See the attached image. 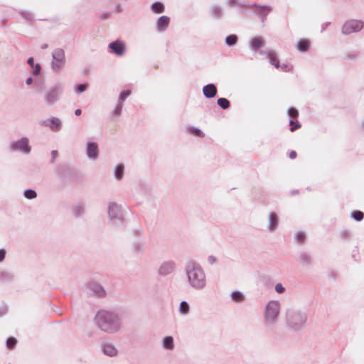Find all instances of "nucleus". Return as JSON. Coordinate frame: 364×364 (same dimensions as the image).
<instances>
[{
	"mask_svg": "<svg viewBox=\"0 0 364 364\" xmlns=\"http://www.w3.org/2000/svg\"><path fill=\"white\" fill-rule=\"evenodd\" d=\"M251 7L259 15L264 16H267L272 10V6L269 5L253 4Z\"/></svg>",
	"mask_w": 364,
	"mask_h": 364,
	"instance_id": "412c9836",
	"label": "nucleus"
},
{
	"mask_svg": "<svg viewBox=\"0 0 364 364\" xmlns=\"http://www.w3.org/2000/svg\"><path fill=\"white\" fill-rule=\"evenodd\" d=\"M100 349L102 353L108 357H114L118 354V349L115 345L109 341H102Z\"/></svg>",
	"mask_w": 364,
	"mask_h": 364,
	"instance_id": "4468645a",
	"label": "nucleus"
},
{
	"mask_svg": "<svg viewBox=\"0 0 364 364\" xmlns=\"http://www.w3.org/2000/svg\"><path fill=\"white\" fill-rule=\"evenodd\" d=\"M279 225V217L278 215L272 212L269 214V220H268V225L267 229L270 232H274L277 230Z\"/></svg>",
	"mask_w": 364,
	"mask_h": 364,
	"instance_id": "6ab92c4d",
	"label": "nucleus"
},
{
	"mask_svg": "<svg viewBox=\"0 0 364 364\" xmlns=\"http://www.w3.org/2000/svg\"><path fill=\"white\" fill-rule=\"evenodd\" d=\"M265 41L262 37L255 36L250 39L249 48L252 51H256L259 48L264 47Z\"/></svg>",
	"mask_w": 364,
	"mask_h": 364,
	"instance_id": "dca6fc26",
	"label": "nucleus"
},
{
	"mask_svg": "<svg viewBox=\"0 0 364 364\" xmlns=\"http://www.w3.org/2000/svg\"><path fill=\"white\" fill-rule=\"evenodd\" d=\"M212 15L216 18H220L223 14V9L219 6H214L211 9Z\"/></svg>",
	"mask_w": 364,
	"mask_h": 364,
	"instance_id": "c756f323",
	"label": "nucleus"
},
{
	"mask_svg": "<svg viewBox=\"0 0 364 364\" xmlns=\"http://www.w3.org/2000/svg\"><path fill=\"white\" fill-rule=\"evenodd\" d=\"M161 347L166 351H173L176 345L174 338L171 336H165L161 338Z\"/></svg>",
	"mask_w": 364,
	"mask_h": 364,
	"instance_id": "f3484780",
	"label": "nucleus"
},
{
	"mask_svg": "<svg viewBox=\"0 0 364 364\" xmlns=\"http://www.w3.org/2000/svg\"><path fill=\"white\" fill-rule=\"evenodd\" d=\"M288 115L291 117H296L299 115V112L296 108L290 107L287 111Z\"/></svg>",
	"mask_w": 364,
	"mask_h": 364,
	"instance_id": "a19ab883",
	"label": "nucleus"
},
{
	"mask_svg": "<svg viewBox=\"0 0 364 364\" xmlns=\"http://www.w3.org/2000/svg\"><path fill=\"white\" fill-rule=\"evenodd\" d=\"M230 299L234 302L240 303L245 300V296L240 291H234L230 294Z\"/></svg>",
	"mask_w": 364,
	"mask_h": 364,
	"instance_id": "a878e982",
	"label": "nucleus"
},
{
	"mask_svg": "<svg viewBox=\"0 0 364 364\" xmlns=\"http://www.w3.org/2000/svg\"><path fill=\"white\" fill-rule=\"evenodd\" d=\"M9 149L11 153L28 156L32 151V145L30 139L26 136H23L11 141L9 144Z\"/></svg>",
	"mask_w": 364,
	"mask_h": 364,
	"instance_id": "39448f33",
	"label": "nucleus"
},
{
	"mask_svg": "<svg viewBox=\"0 0 364 364\" xmlns=\"http://www.w3.org/2000/svg\"><path fill=\"white\" fill-rule=\"evenodd\" d=\"M289 124L291 126L290 128L291 132H294L301 127L299 122H295L293 119L289 121Z\"/></svg>",
	"mask_w": 364,
	"mask_h": 364,
	"instance_id": "79ce46f5",
	"label": "nucleus"
},
{
	"mask_svg": "<svg viewBox=\"0 0 364 364\" xmlns=\"http://www.w3.org/2000/svg\"><path fill=\"white\" fill-rule=\"evenodd\" d=\"M310 41L307 39H300L296 43V48L299 51L305 53L308 51L310 47Z\"/></svg>",
	"mask_w": 364,
	"mask_h": 364,
	"instance_id": "b1692460",
	"label": "nucleus"
},
{
	"mask_svg": "<svg viewBox=\"0 0 364 364\" xmlns=\"http://www.w3.org/2000/svg\"><path fill=\"white\" fill-rule=\"evenodd\" d=\"M95 321L97 326L107 334L117 333L122 328V318L114 311L100 310L97 312Z\"/></svg>",
	"mask_w": 364,
	"mask_h": 364,
	"instance_id": "f03ea898",
	"label": "nucleus"
},
{
	"mask_svg": "<svg viewBox=\"0 0 364 364\" xmlns=\"http://www.w3.org/2000/svg\"><path fill=\"white\" fill-rule=\"evenodd\" d=\"M177 268L176 261L173 259L164 260L159 264L157 269V274L160 277H167L173 274Z\"/></svg>",
	"mask_w": 364,
	"mask_h": 364,
	"instance_id": "9d476101",
	"label": "nucleus"
},
{
	"mask_svg": "<svg viewBox=\"0 0 364 364\" xmlns=\"http://www.w3.org/2000/svg\"><path fill=\"white\" fill-rule=\"evenodd\" d=\"M178 312L182 316H187L190 312V306L187 301H183L180 303Z\"/></svg>",
	"mask_w": 364,
	"mask_h": 364,
	"instance_id": "bb28decb",
	"label": "nucleus"
},
{
	"mask_svg": "<svg viewBox=\"0 0 364 364\" xmlns=\"http://www.w3.org/2000/svg\"><path fill=\"white\" fill-rule=\"evenodd\" d=\"M280 67H281L282 70H283V71H288L290 70L289 68L288 65L286 64H282Z\"/></svg>",
	"mask_w": 364,
	"mask_h": 364,
	"instance_id": "8fccbe9b",
	"label": "nucleus"
},
{
	"mask_svg": "<svg viewBox=\"0 0 364 364\" xmlns=\"http://www.w3.org/2000/svg\"><path fill=\"white\" fill-rule=\"evenodd\" d=\"M237 41V37L236 35H230L226 37L225 38V43L228 46H233L236 44Z\"/></svg>",
	"mask_w": 364,
	"mask_h": 364,
	"instance_id": "473e14b6",
	"label": "nucleus"
},
{
	"mask_svg": "<svg viewBox=\"0 0 364 364\" xmlns=\"http://www.w3.org/2000/svg\"><path fill=\"white\" fill-rule=\"evenodd\" d=\"M203 93L207 98H213L217 94V88L213 84H208L203 87Z\"/></svg>",
	"mask_w": 364,
	"mask_h": 364,
	"instance_id": "5701e85b",
	"label": "nucleus"
},
{
	"mask_svg": "<svg viewBox=\"0 0 364 364\" xmlns=\"http://www.w3.org/2000/svg\"><path fill=\"white\" fill-rule=\"evenodd\" d=\"M124 165L123 164H117L113 169L114 178L116 181H120L124 176Z\"/></svg>",
	"mask_w": 364,
	"mask_h": 364,
	"instance_id": "4be33fe9",
	"label": "nucleus"
},
{
	"mask_svg": "<svg viewBox=\"0 0 364 364\" xmlns=\"http://www.w3.org/2000/svg\"><path fill=\"white\" fill-rule=\"evenodd\" d=\"M86 289L88 294H90L100 298L105 297L107 294L102 285L95 281L90 282L87 284Z\"/></svg>",
	"mask_w": 364,
	"mask_h": 364,
	"instance_id": "f8f14e48",
	"label": "nucleus"
},
{
	"mask_svg": "<svg viewBox=\"0 0 364 364\" xmlns=\"http://www.w3.org/2000/svg\"><path fill=\"white\" fill-rule=\"evenodd\" d=\"M301 259L303 262H309V257L306 255H302Z\"/></svg>",
	"mask_w": 364,
	"mask_h": 364,
	"instance_id": "864d4df0",
	"label": "nucleus"
},
{
	"mask_svg": "<svg viewBox=\"0 0 364 364\" xmlns=\"http://www.w3.org/2000/svg\"><path fill=\"white\" fill-rule=\"evenodd\" d=\"M151 10L154 14H161L164 12L165 6L163 3L156 1L151 5Z\"/></svg>",
	"mask_w": 364,
	"mask_h": 364,
	"instance_id": "393cba45",
	"label": "nucleus"
},
{
	"mask_svg": "<svg viewBox=\"0 0 364 364\" xmlns=\"http://www.w3.org/2000/svg\"><path fill=\"white\" fill-rule=\"evenodd\" d=\"M130 94H131L130 90H124L122 92H121L119 95L118 102L123 105L124 102L130 95Z\"/></svg>",
	"mask_w": 364,
	"mask_h": 364,
	"instance_id": "72a5a7b5",
	"label": "nucleus"
},
{
	"mask_svg": "<svg viewBox=\"0 0 364 364\" xmlns=\"http://www.w3.org/2000/svg\"><path fill=\"white\" fill-rule=\"evenodd\" d=\"M85 153L90 161H96L99 155L98 144L92 141H88L85 144Z\"/></svg>",
	"mask_w": 364,
	"mask_h": 364,
	"instance_id": "ddd939ff",
	"label": "nucleus"
},
{
	"mask_svg": "<svg viewBox=\"0 0 364 364\" xmlns=\"http://www.w3.org/2000/svg\"><path fill=\"white\" fill-rule=\"evenodd\" d=\"M85 213V205L83 204L78 203L75 205L73 208V213L75 217H80Z\"/></svg>",
	"mask_w": 364,
	"mask_h": 364,
	"instance_id": "cd10ccee",
	"label": "nucleus"
},
{
	"mask_svg": "<svg viewBox=\"0 0 364 364\" xmlns=\"http://www.w3.org/2000/svg\"><path fill=\"white\" fill-rule=\"evenodd\" d=\"M6 257V250L4 249H0V262H2Z\"/></svg>",
	"mask_w": 364,
	"mask_h": 364,
	"instance_id": "de8ad7c7",
	"label": "nucleus"
},
{
	"mask_svg": "<svg viewBox=\"0 0 364 364\" xmlns=\"http://www.w3.org/2000/svg\"><path fill=\"white\" fill-rule=\"evenodd\" d=\"M109 51L116 55L122 56L124 54L126 50V46L122 41L117 40L110 43L108 45Z\"/></svg>",
	"mask_w": 364,
	"mask_h": 364,
	"instance_id": "2eb2a0df",
	"label": "nucleus"
},
{
	"mask_svg": "<svg viewBox=\"0 0 364 364\" xmlns=\"http://www.w3.org/2000/svg\"><path fill=\"white\" fill-rule=\"evenodd\" d=\"M170 23V18L167 16H161L156 21V28L158 32L165 31Z\"/></svg>",
	"mask_w": 364,
	"mask_h": 364,
	"instance_id": "a211bd4d",
	"label": "nucleus"
},
{
	"mask_svg": "<svg viewBox=\"0 0 364 364\" xmlns=\"http://www.w3.org/2000/svg\"><path fill=\"white\" fill-rule=\"evenodd\" d=\"M81 113H82V111H81V109H75V114L76 116H80V115L81 114Z\"/></svg>",
	"mask_w": 364,
	"mask_h": 364,
	"instance_id": "6e6d98bb",
	"label": "nucleus"
},
{
	"mask_svg": "<svg viewBox=\"0 0 364 364\" xmlns=\"http://www.w3.org/2000/svg\"><path fill=\"white\" fill-rule=\"evenodd\" d=\"M187 131L189 134L198 137H203L205 136L204 133L200 129L195 127H188Z\"/></svg>",
	"mask_w": 364,
	"mask_h": 364,
	"instance_id": "c85d7f7f",
	"label": "nucleus"
},
{
	"mask_svg": "<svg viewBox=\"0 0 364 364\" xmlns=\"http://www.w3.org/2000/svg\"><path fill=\"white\" fill-rule=\"evenodd\" d=\"M237 2V0H227V4L229 6H233Z\"/></svg>",
	"mask_w": 364,
	"mask_h": 364,
	"instance_id": "603ef678",
	"label": "nucleus"
},
{
	"mask_svg": "<svg viewBox=\"0 0 364 364\" xmlns=\"http://www.w3.org/2000/svg\"><path fill=\"white\" fill-rule=\"evenodd\" d=\"M308 315L302 309L288 308L284 313V323L287 328L291 332H301L306 327Z\"/></svg>",
	"mask_w": 364,
	"mask_h": 364,
	"instance_id": "7ed1b4c3",
	"label": "nucleus"
},
{
	"mask_svg": "<svg viewBox=\"0 0 364 364\" xmlns=\"http://www.w3.org/2000/svg\"><path fill=\"white\" fill-rule=\"evenodd\" d=\"M16 340L13 337L9 338L6 340V346L9 348H13L16 345Z\"/></svg>",
	"mask_w": 364,
	"mask_h": 364,
	"instance_id": "c03bdc74",
	"label": "nucleus"
},
{
	"mask_svg": "<svg viewBox=\"0 0 364 364\" xmlns=\"http://www.w3.org/2000/svg\"><path fill=\"white\" fill-rule=\"evenodd\" d=\"M66 63L65 53L63 49L58 48L52 52L50 68L53 73H58L65 67Z\"/></svg>",
	"mask_w": 364,
	"mask_h": 364,
	"instance_id": "6e6552de",
	"label": "nucleus"
},
{
	"mask_svg": "<svg viewBox=\"0 0 364 364\" xmlns=\"http://www.w3.org/2000/svg\"><path fill=\"white\" fill-rule=\"evenodd\" d=\"M207 261L210 264H213L217 262V257L214 255H209L207 258Z\"/></svg>",
	"mask_w": 364,
	"mask_h": 364,
	"instance_id": "49530a36",
	"label": "nucleus"
},
{
	"mask_svg": "<svg viewBox=\"0 0 364 364\" xmlns=\"http://www.w3.org/2000/svg\"><path fill=\"white\" fill-rule=\"evenodd\" d=\"M41 49H46L48 48V45L46 43L41 45Z\"/></svg>",
	"mask_w": 364,
	"mask_h": 364,
	"instance_id": "13d9d810",
	"label": "nucleus"
},
{
	"mask_svg": "<svg viewBox=\"0 0 364 364\" xmlns=\"http://www.w3.org/2000/svg\"><path fill=\"white\" fill-rule=\"evenodd\" d=\"M364 22L358 19H349L346 21L341 28V33L343 35H349L353 33H357L362 30Z\"/></svg>",
	"mask_w": 364,
	"mask_h": 364,
	"instance_id": "1a4fd4ad",
	"label": "nucleus"
},
{
	"mask_svg": "<svg viewBox=\"0 0 364 364\" xmlns=\"http://www.w3.org/2000/svg\"><path fill=\"white\" fill-rule=\"evenodd\" d=\"M123 105L118 102L117 105L114 107V109L112 112V116L113 117H119L122 114Z\"/></svg>",
	"mask_w": 364,
	"mask_h": 364,
	"instance_id": "2f4dec72",
	"label": "nucleus"
},
{
	"mask_svg": "<svg viewBox=\"0 0 364 364\" xmlns=\"http://www.w3.org/2000/svg\"><path fill=\"white\" fill-rule=\"evenodd\" d=\"M296 151H291L289 153V157H290V159H295V158H296Z\"/></svg>",
	"mask_w": 364,
	"mask_h": 364,
	"instance_id": "3c124183",
	"label": "nucleus"
},
{
	"mask_svg": "<svg viewBox=\"0 0 364 364\" xmlns=\"http://www.w3.org/2000/svg\"><path fill=\"white\" fill-rule=\"evenodd\" d=\"M259 53L261 55H266L269 62L274 65L276 68H279V62L277 59V54L272 50H267V51L260 50Z\"/></svg>",
	"mask_w": 364,
	"mask_h": 364,
	"instance_id": "aec40b11",
	"label": "nucleus"
},
{
	"mask_svg": "<svg viewBox=\"0 0 364 364\" xmlns=\"http://www.w3.org/2000/svg\"><path fill=\"white\" fill-rule=\"evenodd\" d=\"M281 309L282 304L279 300L272 299L265 304L262 311L264 326L272 327L278 323Z\"/></svg>",
	"mask_w": 364,
	"mask_h": 364,
	"instance_id": "20e7f679",
	"label": "nucleus"
},
{
	"mask_svg": "<svg viewBox=\"0 0 364 364\" xmlns=\"http://www.w3.org/2000/svg\"><path fill=\"white\" fill-rule=\"evenodd\" d=\"M107 214L109 221L112 225L118 226L123 224L124 214L122 205L116 202H109L107 206Z\"/></svg>",
	"mask_w": 364,
	"mask_h": 364,
	"instance_id": "423d86ee",
	"label": "nucleus"
},
{
	"mask_svg": "<svg viewBox=\"0 0 364 364\" xmlns=\"http://www.w3.org/2000/svg\"><path fill=\"white\" fill-rule=\"evenodd\" d=\"M184 272L186 282L191 289L202 291L206 288L208 284L206 274L199 263L193 260L187 261L185 264Z\"/></svg>",
	"mask_w": 364,
	"mask_h": 364,
	"instance_id": "f257e3e1",
	"label": "nucleus"
},
{
	"mask_svg": "<svg viewBox=\"0 0 364 364\" xmlns=\"http://www.w3.org/2000/svg\"><path fill=\"white\" fill-rule=\"evenodd\" d=\"M274 290L278 294H283L285 291V288L281 283H277L274 287Z\"/></svg>",
	"mask_w": 364,
	"mask_h": 364,
	"instance_id": "37998d69",
	"label": "nucleus"
},
{
	"mask_svg": "<svg viewBox=\"0 0 364 364\" xmlns=\"http://www.w3.org/2000/svg\"><path fill=\"white\" fill-rule=\"evenodd\" d=\"M38 124L41 127L49 128L53 132H58L63 128V121L60 118L53 116L40 120Z\"/></svg>",
	"mask_w": 364,
	"mask_h": 364,
	"instance_id": "9b49d317",
	"label": "nucleus"
},
{
	"mask_svg": "<svg viewBox=\"0 0 364 364\" xmlns=\"http://www.w3.org/2000/svg\"><path fill=\"white\" fill-rule=\"evenodd\" d=\"M306 235L304 232L299 231L295 234V240L299 242H302L305 239Z\"/></svg>",
	"mask_w": 364,
	"mask_h": 364,
	"instance_id": "ea45409f",
	"label": "nucleus"
},
{
	"mask_svg": "<svg viewBox=\"0 0 364 364\" xmlns=\"http://www.w3.org/2000/svg\"><path fill=\"white\" fill-rule=\"evenodd\" d=\"M27 63L31 66V67H33L35 65H34V60H33V58L32 57L29 58L27 60Z\"/></svg>",
	"mask_w": 364,
	"mask_h": 364,
	"instance_id": "09e8293b",
	"label": "nucleus"
},
{
	"mask_svg": "<svg viewBox=\"0 0 364 364\" xmlns=\"http://www.w3.org/2000/svg\"><path fill=\"white\" fill-rule=\"evenodd\" d=\"M33 70L32 71V73L33 75H38L40 73L41 67L39 64L35 65L33 67Z\"/></svg>",
	"mask_w": 364,
	"mask_h": 364,
	"instance_id": "a18cd8bd",
	"label": "nucleus"
},
{
	"mask_svg": "<svg viewBox=\"0 0 364 364\" xmlns=\"http://www.w3.org/2000/svg\"><path fill=\"white\" fill-rule=\"evenodd\" d=\"M360 127H361L362 129L364 130V119L362 121V122L360 124Z\"/></svg>",
	"mask_w": 364,
	"mask_h": 364,
	"instance_id": "bf43d9fd",
	"label": "nucleus"
},
{
	"mask_svg": "<svg viewBox=\"0 0 364 364\" xmlns=\"http://www.w3.org/2000/svg\"><path fill=\"white\" fill-rule=\"evenodd\" d=\"M6 312V308H3L2 310L0 311V317L2 316L3 315H4Z\"/></svg>",
	"mask_w": 364,
	"mask_h": 364,
	"instance_id": "4d7b16f0",
	"label": "nucleus"
},
{
	"mask_svg": "<svg viewBox=\"0 0 364 364\" xmlns=\"http://www.w3.org/2000/svg\"><path fill=\"white\" fill-rule=\"evenodd\" d=\"M87 89V86L85 84L75 85L74 90L77 94H81L84 92Z\"/></svg>",
	"mask_w": 364,
	"mask_h": 364,
	"instance_id": "4c0bfd02",
	"label": "nucleus"
},
{
	"mask_svg": "<svg viewBox=\"0 0 364 364\" xmlns=\"http://www.w3.org/2000/svg\"><path fill=\"white\" fill-rule=\"evenodd\" d=\"M217 103L223 109H228L230 107V102L226 98H219Z\"/></svg>",
	"mask_w": 364,
	"mask_h": 364,
	"instance_id": "f704fd0d",
	"label": "nucleus"
},
{
	"mask_svg": "<svg viewBox=\"0 0 364 364\" xmlns=\"http://www.w3.org/2000/svg\"><path fill=\"white\" fill-rule=\"evenodd\" d=\"M64 85L58 83L50 87L43 94V100L46 105L50 107L57 103L63 95Z\"/></svg>",
	"mask_w": 364,
	"mask_h": 364,
	"instance_id": "0eeeda50",
	"label": "nucleus"
},
{
	"mask_svg": "<svg viewBox=\"0 0 364 364\" xmlns=\"http://www.w3.org/2000/svg\"><path fill=\"white\" fill-rule=\"evenodd\" d=\"M32 82H33L32 77H28L26 80V84L28 85H30Z\"/></svg>",
	"mask_w": 364,
	"mask_h": 364,
	"instance_id": "5fc2aeb1",
	"label": "nucleus"
},
{
	"mask_svg": "<svg viewBox=\"0 0 364 364\" xmlns=\"http://www.w3.org/2000/svg\"><path fill=\"white\" fill-rule=\"evenodd\" d=\"M145 246L141 242H136L134 245V250L137 253L143 252Z\"/></svg>",
	"mask_w": 364,
	"mask_h": 364,
	"instance_id": "58836bf2",
	"label": "nucleus"
},
{
	"mask_svg": "<svg viewBox=\"0 0 364 364\" xmlns=\"http://www.w3.org/2000/svg\"><path fill=\"white\" fill-rule=\"evenodd\" d=\"M23 196L26 199L32 200L37 197V193L33 189H26L23 192Z\"/></svg>",
	"mask_w": 364,
	"mask_h": 364,
	"instance_id": "7c9ffc66",
	"label": "nucleus"
},
{
	"mask_svg": "<svg viewBox=\"0 0 364 364\" xmlns=\"http://www.w3.org/2000/svg\"><path fill=\"white\" fill-rule=\"evenodd\" d=\"M12 279V275L7 272L1 271L0 272V281L6 282L11 280Z\"/></svg>",
	"mask_w": 364,
	"mask_h": 364,
	"instance_id": "c9c22d12",
	"label": "nucleus"
},
{
	"mask_svg": "<svg viewBox=\"0 0 364 364\" xmlns=\"http://www.w3.org/2000/svg\"><path fill=\"white\" fill-rule=\"evenodd\" d=\"M52 155H53V156H56L57 155V151H52Z\"/></svg>",
	"mask_w": 364,
	"mask_h": 364,
	"instance_id": "052dcab7",
	"label": "nucleus"
},
{
	"mask_svg": "<svg viewBox=\"0 0 364 364\" xmlns=\"http://www.w3.org/2000/svg\"><path fill=\"white\" fill-rule=\"evenodd\" d=\"M353 218L356 221H360L363 219L364 214L363 212L356 210L353 211L351 214Z\"/></svg>",
	"mask_w": 364,
	"mask_h": 364,
	"instance_id": "e433bc0d",
	"label": "nucleus"
}]
</instances>
